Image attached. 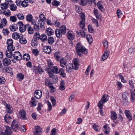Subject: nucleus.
Returning a JSON list of instances; mask_svg holds the SVG:
<instances>
[{"label": "nucleus", "mask_w": 135, "mask_h": 135, "mask_svg": "<svg viewBox=\"0 0 135 135\" xmlns=\"http://www.w3.org/2000/svg\"><path fill=\"white\" fill-rule=\"evenodd\" d=\"M79 59L78 58H75L73 60V64H72L73 69L77 70L79 68L78 62Z\"/></svg>", "instance_id": "nucleus-8"}, {"label": "nucleus", "mask_w": 135, "mask_h": 135, "mask_svg": "<svg viewBox=\"0 0 135 135\" xmlns=\"http://www.w3.org/2000/svg\"><path fill=\"white\" fill-rule=\"evenodd\" d=\"M128 94L127 93L124 92L122 94V97L123 100L128 99Z\"/></svg>", "instance_id": "nucleus-54"}, {"label": "nucleus", "mask_w": 135, "mask_h": 135, "mask_svg": "<svg viewBox=\"0 0 135 135\" xmlns=\"http://www.w3.org/2000/svg\"><path fill=\"white\" fill-rule=\"evenodd\" d=\"M76 51H77V49H79V51L82 53H84L85 54H87V52L86 49L83 46L81 45V43L78 42L76 46Z\"/></svg>", "instance_id": "nucleus-2"}, {"label": "nucleus", "mask_w": 135, "mask_h": 135, "mask_svg": "<svg viewBox=\"0 0 135 135\" xmlns=\"http://www.w3.org/2000/svg\"><path fill=\"white\" fill-rule=\"evenodd\" d=\"M43 51L46 54H50L51 51V47L50 46H46L43 49Z\"/></svg>", "instance_id": "nucleus-20"}, {"label": "nucleus", "mask_w": 135, "mask_h": 135, "mask_svg": "<svg viewBox=\"0 0 135 135\" xmlns=\"http://www.w3.org/2000/svg\"><path fill=\"white\" fill-rule=\"evenodd\" d=\"M60 65L62 68H64L66 65L67 60L65 57H62L59 60Z\"/></svg>", "instance_id": "nucleus-5"}, {"label": "nucleus", "mask_w": 135, "mask_h": 135, "mask_svg": "<svg viewBox=\"0 0 135 135\" xmlns=\"http://www.w3.org/2000/svg\"><path fill=\"white\" fill-rule=\"evenodd\" d=\"M102 1H99L97 3V5L98 8L101 11L103 12L104 9L102 4Z\"/></svg>", "instance_id": "nucleus-23"}, {"label": "nucleus", "mask_w": 135, "mask_h": 135, "mask_svg": "<svg viewBox=\"0 0 135 135\" xmlns=\"http://www.w3.org/2000/svg\"><path fill=\"white\" fill-rule=\"evenodd\" d=\"M108 124H105L103 126V128L104 129V132L105 134H108L109 132L110 128L108 127Z\"/></svg>", "instance_id": "nucleus-27"}, {"label": "nucleus", "mask_w": 135, "mask_h": 135, "mask_svg": "<svg viewBox=\"0 0 135 135\" xmlns=\"http://www.w3.org/2000/svg\"><path fill=\"white\" fill-rule=\"evenodd\" d=\"M6 111L8 113L11 114L13 112V108L10 104L6 108Z\"/></svg>", "instance_id": "nucleus-24"}, {"label": "nucleus", "mask_w": 135, "mask_h": 135, "mask_svg": "<svg viewBox=\"0 0 135 135\" xmlns=\"http://www.w3.org/2000/svg\"><path fill=\"white\" fill-rule=\"evenodd\" d=\"M111 119L113 120V122L116 124H117L118 122L116 120L117 119V115L116 113L114 111H111L110 112Z\"/></svg>", "instance_id": "nucleus-11"}, {"label": "nucleus", "mask_w": 135, "mask_h": 135, "mask_svg": "<svg viewBox=\"0 0 135 135\" xmlns=\"http://www.w3.org/2000/svg\"><path fill=\"white\" fill-rule=\"evenodd\" d=\"M59 29L61 31L63 35H65L66 33V26L65 25H63L61 26Z\"/></svg>", "instance_id": "nucleus-34"}, {"label": "nucleus", "mask_w": 135, "mask_h": 135, "mask_svg": "<svg viewBox=\"0 0 135 135\" xmlns=\"http://www.w3.org/2000/svg\"><path fill=\"white\" fill-rule=\"evenodd\" d=\"M67 38L70 40H73L74 39V36L73 35V33L70 32L69 31L67 33Z\"/></svg>", "instance_id": "nucleus-30"}, {"label": "nucleus", "mask_w": 135, "mask_h": 135, "mask_svg": "<svg viewBox=\"0 0 135 135\" xmlns=\"http://www.w3.org/2000/svg\"><path fill=\"white\" fill-rule=\"evenodd\" d=\"M4 121L6 123H9L11 122V119L10 115L8 114H6L4 116Z\"/></svg>", "instance_id": "nucleus-19"}, {"label": "nucleus", "mask_w": 135, "mask_h": 135, "mask_svg": "<svg viewBox=\"0 0 135 135\" xmlns=\"http://www.w3.org/2000/svg\"><path fill=\"white\" fill-rule=\"evenodd\" d=\"M55 58L56 61H59L60 57V52L58 51L55 53L54 54Z\"/></svg>", "instance_id": "nucleus-31"}, {"label": "nucleus", "mask_w": 135, "mask_h": 135, "mask_svg": "<svg viewBox=\"0 0 135 135\" xmlns=\"http://www.w3.org/2000/svg\"><path fill=\"white\" fill-rule=\"evenodd\" d=\"M93 0H80L79 1L80 5L84 6L86 5L87 3L91 5L92 3Z\"/></svg>", "instance_id": "nucleus-10"}, {"label": "nucleus", "mask_w": 135, "mask_h": 135, "mask_svg": "<svg viewBox=\"0 0 135 135\" xmlns=\"http://www.w3.org/2000/svg\"><path fill=\"white\" fill-rule=\"evenodd\" d=\"M9 5H10L9 8L12 11H14L17 8V7L15 4H13V2L10 3V4H9Z\"/></svg>", "instance_id": "nucleus-37"}, {"label": "nucleus", "mask_w": 135, "mask_h": 135, "mask_svg": "<svg viewBox=\"0 0 135 135\" xmlns=\"http://www.w3.org/2000/svg\"><path fill=\"white\" fill-rule=\"evenodd\" d=\"M6 44H7V49H15V47L13 45V41L12 39H8Z\"/></svg>", "instance_id": "nucleus-12"}, {"label": "nucleus", "mask_w": 135, "mask_h": 135, "mask_svg": "<svg viewBox=\"0 0 135 135\" xmlns=\"http://www.w3.org/2000/svg\"><path fill=\"white\" fill-rule=\"evenodd\" d=\"M47 36L45 34H43L41 36L40 40L42 42L46 41L47 40Z\"/></svg>", "instance_id": "nucleus-39"}, {"label": "nucleus", "mask_w": 135, "mask_h": 135, "mask_svg": "<svg viewBox=\"0 0 135 135\" xmlns=\"http://www.w3.org/2000/svg\"><path fill=\"white\" fill-rule=\"evenodd\" d=\"M40 37L41 36H40L39 33L38 32H36L34 35L33 39L37 41L40 39Z\"/></svg>", "instance_id": "nucleus-38"}, {"label": "nucleus", "mask_w": 135, "mask_h": 135, "mask_svg": "<svg viewBox=\"0 0 135 135\" xmlns=\"http://www.w3.org/2000/svg\"><path fill=\"white\" fill-rule=\"evenodd\" d=\"M14 59L16 60L20 61L22 58V56L20 53L18 51L15 52L13 55Z\"/></svg>", "instance_id": "nucleus-6"}, {"label": "nucleus", "mask_w": 135, "mask_h": 135, "mask_svg": "<svg viewBox=\"0 0 135 135\" xmlns=\"http://www.w3.org/2000/svg\"><path fill=\"white\" fill-rule=\"evenodd\" d=\"M6 80L5 79L3 76L0 77V84H4Z\"/></svg>", "instance_id": "nucleus-61"}, {"label": "nucleus", "mask_w": 135, "mask_h": 135, "mask_svg": "<svg viewBox=\"0 0 135 135\" xmlns=\"http://www.w3.org/2000/svg\"><path fill=\"white\" fill-rule=\"evenodd\" d=\"M50 100L52 103L53 106H54L56 104V100L53 97H50Z\"/></svg>", "instance_id": "nucleus-60"}, {"label": "nucleus", "mask_w": 135, "mask_h": 135, "mask_svg": "<svg viewBox=\"0 0 135 135\" xmlns=\"http://www.w3.org/2000/svg\"><path fill=\"white\" fill-rule=\"evenodd\" d=\"M52 80L54 83H56L57 81V77L56 75H54V77L52 78Z\"/></svg>", "instance_id": "nucleus-64"}, {"label": "nucleus", "mask_w": 135, "mask_h": 135, "mask_svg": "<svg viewBox=\"0 0 135 135\" xmlns=\"http://www.w3.org/2000/svg\"><path fill=\"white\" fill-rule=\"evenodd\" d=\"M108 97L109 96L107 94L104 95L102 96L100 100L98 103V107L99 108H102L103 107V104L108 100Z\"/></svg>", "instance_id": "nucleus-1"}, {"label": "nucleus", "mask_w": 135, "mask_h": 135, "mask_svg": "<svg viewBox=\"0 0 135 135\" xmlns=\"http://www.w3.org/2000/svg\"><path fill=\"white\" fill-rule=\"evenodd\" d=\"M94 15L96 17L97 19L99 20L100 18V15L98 12V10L97 9H94Z\"/></svg>", "instance_id": "nucleus-42"}, {"label": "nucleus", "mask_w": 135, "mask_h": 135, "mask_svg": "<svg viewBox=\"0 0 135 135\" xmlns=\"http://www.w3.org/2000/svg\"><path fill=\"white\" fill-rule=\"evenodd\" d=\"M124 113L125 114L127 118L128 119V120L130 121L132 119V116L131 114L130 111L127 110H125Z\"/></svg>", "instance_id": "nucleus-17"}, {"label": "nucleus", "mask_w": 135, "mask_h": 135, "mask_svg": "<svg viewBox=\"0 0 135 135\" xmlns=\"http://www.w3.org/2000/svg\"><path fill=\"white\" fill-rule=\"evenodd\" d=\"M9 19L11 21L13 22H16L17 20V18L15 16H10Z\"/></svg>", "instance_id": "nucleus-56"}, {"label": "nucleus", "mask_w": 135, "mask_h": 135, "mask_svg": "<svg viewBox=\"0 0 135 135\" xmlns=\"http://www.w3.org/2000/svg\"><path fill=\"white\" fill-rule=\"evenodd\" d=\"M33 18V16L31 14H29L26 16V19L27 21L31 22L32 21Z\"/></svg>", "instance_id": "nucleus-45"}, {"label": "nucleus", "mask_w": 135, "mask_h": 135, "mask_svg": "<svg viewBox=\"0 0 135 135\" xmlns=\"http://www.w3.org/2000/svg\"><path fill=\"white\" fill-rule=\"evenodd\" d=\"M18 118L22 119H25V110L22 109L20 110Z\"/></svg>", "instance_id": "nucleus-9"}, {"label": "nucleus", "mask_w": 135, "mask_h": 135, "mask_svg": "<svg viewBox=\"0 0 135 135\" xmlns=\"http://www.w3.org/2000/svg\"><path fill=\"white\" fill-rule=\"evenodd\" d=\"M52 4L53 6H58L60 4V2L57 1H54L52 2Z\"/></svg>", "instance_id": "nucleus-62"}, {"label": "nucleus", "mask_w": 135, "mask_h": 135, "mask_svg": "<svg viewBox=\"0 0 135 135\" xmlns=\"http://www.w3.org/2000/svg\"><path fill=\"white\" fill-rule=\"evenodd\" d=\"M1 22L3 26H6L7 21L6 18H4L3 19H2L1 21Z\"/></svg>", "instance_id": "nucleus-47"}, {"label": "nucleus", "mask_w": 135, "mask_h": 135, "mask_svg": "<svg viewBox=\"0 0 135 135\" xmlns=\"http://www.w3.org/2000/svg\"><path fill=\"white\" fill-rule=\"evenodd\" d=\"M2 32L4 35H7L9 33V32L7 28L3 29L2 30Z\"/></svg>", "instance_id": "nucleus-57"}, {"label": "nucleus", "mask_w": 135, "mask_h": 135, "mask_svg": "<svg viewBox=\"0 0 135 135\" xmlns=\"http://www.w3.org/2000/svg\"><path fill=\"white\" fill-rule=\"evenodd\" d=\"M76 32L79 35H80L82 37H85V33L83 30H80L79 31H76Z\"/></svg>", "instance_id": "nucleus-32"}, {"label": "nucleus", "mask_w": 135, "mask_h": 135, "mask_svg": "<svg viewBox=\"0 0 135 135\" xmlns=\"http://www.w3.org/2000/svg\"><path fill=\"white\" fill-rule=\"evenodd\" d=\"M47 64L49 67V69H50L51 68H52L54 64L51 62L50 60H47Z\"/></svg>", "instance_id": "nucleus-58"}, {"label": "nucleus", "mask_w": 135, "mask_h": 135, "mask_svg": "<svg viewBox=\"0 0 135 135\" xmlns=\"http://www.w3.org/2000/svg\"><path fill=\"white\" fill-rule=\"evenodd\" d=\"M79 25L80 27L82 29L84 28L85 26L84 21H80L79 23Z\"/></svg>", "instance_id": "nucleus-53"}, {"label": "nucleus", "mask_w": 135, "mask_h": 135, "mask_svg": "<svg viewBox=\"0 0 135 135\" xmlns=\"http://www.w3.org/2000/svg\"><path fill=\"white\" fill-rule=\"evenodd\" d=\"M47 41L49 44H52L55 41L54 38L53 37L49 36L47 39Z\"/></svg>", "instance_id": "nucleus-44"}, {"label": "nucleus", "mask_w": 135, "mask_h": 135, "mask_svg": "<svg viewBox=\"0 0 135 135\" xmlns=\"http://www.w3.org/2000/svg\"><path fill=\"white\" fill-rule=\"evenodd\" d=\"M64 80H62L60 83V86L59 87L60 90H63L65 89V88L64 86Z\"/></svg>", "instance_id": "nucleus-46"}, {"label": "nucleus", "mask_w": 135, "mask_h": 135, "mask_svg": "<svg viewBox=\"0 0 135 135\" xmlns=\"http://www.w3.org/2000/svg\"><path fill=\"white\" fill-rule=\"evenodd\" d=\"M12 37L13 39L17 40L20 37V35L17 32H15L12 33Z\"/></svg>", "instance_id": "nucleus-40"}, {"label": "nucleus", "mask_w": 135, "mask_h": 135, "mask_svg": "<svg viewBox=\"0 0 135 135\" xmlns=\"http://www.w3.org/2000/svg\"><path fill=\"white\" fill-rule=\"evenodd\" d=\"M55 33L57 37H61L63 34L59 29H57L55 30Z\"/></svg>", "instance_id": "nucleus-28"}, {"label": "nucleus", "mask_w": 135, "mask_h": 135, "mask_svg": "<svg viewBox=\"0 0 135 135\" xmlns=\"http://www.w3.org/2000/svg\"><path fill=\"white\" fill-rule=\"evenodd\" d=\"M10 29L12 32L16 31L18 28L17 24H13L12 25L10 26L9 27Z\"/></svg>", "instance_id": "nucleus-21"}, {"label": "nucleus", "mask_w": 135, "mask_h": 135, "mask_svg": "<svg viewBox=\"0 0 135 135\" xmlns=\"http://www.w3.org/2000/svg\"><path fill=\"white\" fill-rule=\"evenodd\" d=\"M42 94V93L41 91L39 90H36L35 92L34 97L36 99H39L41 97Z\"/></svg>", "instance_id": "nucleus-14"}, {"label": "nucleus", "mask_w": 135, "mask_h": 135, "mask_svg": "<svg viewBox=\"0 0 135 135\" xmlns=\"http://www.w3.org/2000/svg\"><path fill=\"white\" fill-rule=\"evenodd\" d=\"M91 20L93 23L96 25L97 27H98V20L94 18H92Z\"/></svg>", "instance_id": "nucleus-63"}, {"label": "nucleus", "mask_w": 135, "mask_h": 135, "mask_svg": "<svg viewBox=\"0 0 135 135\" xmlns=\"http://www.w3.org/2000/svg\"><path fill=\"white\" fill-rule=\"evenodd\" d=\"M103 44L105 49L107 48L108 45V41L105 40H104L103 41Z\"/></svg>", "instance_id": "nucleus-59"}, {"label": "nucleus", "mask_w": 135, "mask_h": 135, "mask_svg": "<svg viewBox=\"0 0 135 135\" xmlns=\"http://www.w3.org/2000/svg\"><path fill=\"white\" fill-rule=\"evenodd\" d=\"M37 41L32 39L31 41V44L32 47L35 48L37 47L38 44Z\"/></svg>", "instance_id": "nucleus-35"}, {"label": "nucleus", "mask_w": 135, "mask_h": 135, "mask_svg": "<svg viewBox=\"0 0 135 135\" xmlns=\"http://www.w3.org/2000/svg\"><path fill=\"white\" fill-rule=\"evenodd\" d=\"M72 64H69L66 65V71L69 73L72 71V70L73 69V66Z\"/></svg>", "instance_id": "nucleus-26"}, {"label": "nucleus", "mask_w": 135, "mask_h": 135, "mask_svg": "<svg viewBox=\"0 0 135 135\" xmlns=\"http://www.w3.org/2000/svg\"><path fill=\"white\" fill-rule=\"evenodd\" d=\"M44 71L42 69V66L39 64L37 66V73H38L40 74H42L44 72Z\"/></svg>", "instance_id": "nucleus-36"}, {"label": "nucleus", "mask_w": 135, "mask_h": 135, "mask_svg": "<svg viewBox=\"0 0 135 135\" xmlns=\"http://www.w3.org/2000/svg\"><path fill=\"white\" fill-rule=\"evenodd\" d=\"M17 24H18V25H19V30L21 32H24V30L23 29H21L22 28V27L23 26H24L25 27V26L23 25L22 22V21H19Z\"/></svg>", "instance_id": "nucleus-33"}, {"label": "nucleus", "mask_w": 135, "mask_h": 135, "mask_svg": "<svg viewBox=\"0 0 135 135\" xmlns=\"http://www.w3.org/2000/svg\"><path fill=\"white\" fill-rule=\"evenodd\" d=\"M24 78V75L21 73H19L17 75V79L19 81H22Z\"/></svg>", "instance_id": "nucleus-29"}, {"label": "nucleus", "mask_w": 135, "mask_h": 135, "mask_svg": "<svg viewBox=\"0 0 135 135\" xmlns=\"http://www.w3.org/2000/svg\"><path fill=\"white\" fill-rule=\"evenodd\" d=\"M46 33L47 35L50 36L53 34L54 31L51 28H48L46 29Z\"/></svg>", "instance_id": "nucleus-25"}, {"label": "nucleus", "mask_w": 135, "mask_h": 135, "mask_svg": "<svg viewBox=\"0 0 135 135\" xmlns=\"http://www.w3.org/2000/svg\"><path fill=\"white\" fill-rule=\"evenodd\" d=\"M7 50L6 52V55L8 58H11L13 55L12 53V52L14 51L15 49H7Z\"/></svg>", "instance_id": "nucleus-7"}, {"label": "nucleus", "mask_w": 135, "mask_h": 135, "mask_svg": "<svg viewBox=\"0 0 135 135\" xmlns=\"http://www.w3.org/2000/svg\"><path fill=\"white\" fill-rule=\"evenodd\" d=\"M11 12L10 11L9 9L4 10V14L7 17H9L11 15Z\"/></svg>", "instance_id": "nucleus-50"}, {"label": "nucleus", "mask_w": 135, "mask_h": 135, "mask_svg": "<svg viewBox=\"0 0 135 135\" xmlns=\"http://www.w3.org/2000/svg\"><path fill=\"white\" fill-rule=\"evenodd\" d=\"M16 16L20 20H23L24 18L23 15L21 13H19L18 14H16Z\"/></svg>", "instance_id": "nucleus-51"}, {"label": "nucleus", "mask_w": 135, "mask_h": 135, "mask_svg": "<svg viewBox=\"0 0 135 135\" xmlns=\"http://www.w3.org/2000/svg\"><path fill=\"white\" fill-rule=\"evenodd\" d=\"M42 129L40 126H36L34 127L33 130L34 135H41Z\"/></svg>", "instance_id": "nucleus-4"}, {"label": "nucleus", "mask_w": 135, "mask_h": 135, "mask_svg": "<svg viewBox=\"0 0 135 135\" xmlns=\"http://www.w3.org/2000/svg\"><path fill=\"white\" fill-rule=\"evenodd\" d=\"M52 68V70L53 72L56 74L58 73V68L57 66H54Z\"/></svg>", "instance_id": "nucleus-48"}, {"label": "nucleus", "mask_w": 135, "mask_h": 135, "mask_svg": "<svg viewBox=\"0 0 135 135\" xmlns=\"http://www.w3.org/2000/svg\"><path fill=\"white\" fill-rule=\"evenodd\" d=\"M45 85H46L49 86L52 83L50 82V80L49 79L46 78L45 80Z\"/></svg>", "instance_id": "nucleus-49"}, {"label": "nucleus", "mask_w": 135, "mask_h": 135, "mask_svg": "<svg viewBox=\"0 0 135 135\" xmlns=\"http://www.w3.org/2000/svg\"><path fill=\"white\" fill-rule=\"evenodd\" d=\"M109 51H106L103 54L102 59H101V61H103L107 59L109 54Z\"/></svg>", "instance_id": "nucleus-18"}, {"label": "nucleus", "mask_w": 135, "mask_h": 135, "mask_svg": "<svg viewBox=\"0 0 135 135\" xmlns=\"http://www.w3.org/2000/svg\"><path fill=\"white\" fill-rule=\"evenodd\" d=\"M32 24L34 25V29L36 31H38L39 30V26H40V25H39L38 24V25H36L35 22H32Z\"/></svg>", "instance_id": "nucleus-52"}, {"label": "nucleus", "mask_w": 135, "mask_h": 135, "mask_svg": "<svg viewBox=\"0 0 135 135\" xmlns=\"http://www.w3.org/2000/svg\"><path fill=\"white\" fill-rule=\"evenodd\" d=\"M40 19L38 20V24L40 25V26L41 28L43 27L44 25V22L46 20V18L44 15L41 14L39 16Z\"/></svg>", "instance_id": "nucleus-3"}, {"label": "nucleus", "mask_w": 135, "mask_h": 135, "mask_svg": "<svg viewBox=\"0 0 135 135\" xmlns=\"http://www.w3.org/2000/svg\"><path fill=\"white\" fill-rule=\"evenodd\" d=\"M2 63L4 66H7L11 64V61L10 59L6 58L3 60Z\"/></svg>", "instance_id": "nucleus-15"}, {"label": "nucleus", "mask_w": 135, "mask_h": 135, "mask_svg": "<svg viewBox=\"0 0 135 135\" xmlns=\"http://www.w3.org/2000/svg\"><path fill=\"white\" fill-rule=\"evenodd\" d=\"M4 133L7 135H11L12 133V131L10 127L8 126H5Z\"/></svg>", "instance_id": "nucleus-16"}, {"label": "nucleus", "mask_w": 135, "mask_h": 135, "mask_svg": "<svg viewBox=\"0 0 135 135\" xmlns=\"http://www.w3.org/2000/svg\"><path fill=\"white\" fill-rule=\"evenodd\" d=\"M10 4V3L8 2H5L3 3H1V6L2 10L6 9L9 7V5Z\"/></svg>", "instance_id": "nucleus-22"}, {"label": "nucleus", "mask_w": 135, "mask_h": 135, "mask_svg": "<svg viewBox=\"0 0 135 135\" xmlns=\"http://www.w3.org/2000/svg\"><path fill=\"white\" fill-rule=\"evenodd\" d=\"M26 26H28V33L30 34H32L34 32V31L33 29L32 28L31 26L29 24H27L26 25Z\"/></svg>", "instance_id": "nucleus-43"}, {"label": "nucleus", "mask_w": 135, "mask_h": 135, "mask_svg": "<svg viewBox=\"0 0 135 135\" xmlns=\"http://www.w3.org/2000/svg\"><path fill=\"white\" fill-rule=\"evenodd\" d=\"M117 13L118 17L119 18H120L122 15V12L119 9H118L117 11Z\"/></svg>", "instance_id": "nucleus-55"}, {"label": "nucleus", "mask_w": 135, "mask_h": 135, "mask_svg": "<svg viewBox=\"0 0 135 135\" xmlns=\"http://www.w3.org/2000/svg\"><path fill=\"white\" fill-rule=\"evenodd\" d=\"M86 37L87 41L89 43V44H90L93 41L91 36L89 34H87L86 35Z\"/></svg>", "instance_id": "nucleus-41"}, {"label": "nucleus", "mask_w": 135, "mask_h": 135, "mask_svg": "<svg viewBox=\"0 0 135 135\" xmlns=\"http://www.w3.org/2000/svg\"><path fill=\"white\" fill-rule=\"evenodd\" d=\"M11 127L13 130L15 132H17L18 130V126L17 124H16V121L13 120L11 124Z\"/></svg>", "instance_id": "nucleus-13"}]
</instances>
